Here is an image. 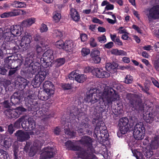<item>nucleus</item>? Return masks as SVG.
Here are the masks:
<instances>
[{"label":"nucleus","instance_id":"f257e3e1","mask_svg":"<svg viewBox=\"0 0 159 159\" xmlns=\"http://www.w3.org/2000/svg\"><path fill=\"white\" fill-rule=\"evenodd\" d=\"M96 89L89 90V94H87L85 101L94 104L98 102L100 98L107 105L111 104L112 102L118 100L119 95L112 88L106 87L102 93H95Z\"/></svg>","mask_w":159,"mask_h":159},{"label":"nucleus","instance_id":"f03ea898","mask_svg":"<svg viewBox=\"0 0 159 159\" xmlns=\"http://www.w3.org/2000/svg\"><path fill=\"white\" fill-rule=\"evenodd\" d=\"M23 121L21 126L26 131L33 130L35 127V124L33 117L29 115H25L19 118L14 123V126L18 128L20 127V122Z\"/></svg>","mask_w":159,"mask_h":159},{"label":"nucleus","instance_id":"7ed1b4c3","mask_svg":"<svg viewBox=\"0 0 159 159\" xmlns=\"http://www.w3.org/2000/svg\"><path fill=\"white\" fill-rule=\"evenodd\" d=\"M34 56V52H32L27 54L25 59V66H28L26 71L27 73L29 74L33 75L40 69V64L37 62L34 63L33 61Z\"/></svg>","mask_w":159,"mask_h":159},{"label":"nucleus","instance_id":"20e7f679","mask_svg":"<svg viewBox=\"0 0 159 159\" xmlns=\"http://www.w3.org/2000/svg\"><path fill=\"white\" fill-rule=\"evenodd\" d=\"M53 52L50 49L47 50L43 54L40 59L42 66L44 68H47L52 65L53 62Z\"/></svg>","mask_w":159,"mask_h":159},{"label":"nucleus","instance_id":"39448f33","mask_svg":"<svg viewBox=\"0 0 159 159\" xmlns=\"http://www.w3.org/2000/svg\"><path fill=\"white\" fill-rule=\"evenodd\" d=\"M133 131V135L136 139L140 140L144 138L145 129L143 122H139L136 123Z\"/></svg>","mask_w":159,"mask_h":159},{"label":"nucleus","instance_id":"423d86ee","mask_svg":"<svg viewBox=\"0 0 159 159\" xmlns=\"http://www.w3.org/2000/svg\"><path fill=\"white\" fill-rule=\"evenodd\" d=\"M38 73L35 76L32 81V83L34 87H39L42 82L45 79L46 75V72L44 71L41 70V66L40 65V69L38 71H36L34 74Z\"/></svg>","mask_w":159,"mask_h":159},{"label":"nucleus","instance_id":"0eeeda50","mask_svg":"<svg viewBox=\"0 0 159 159\" xmlns=\"http://www.w3.org/2000/svg\"><path fill=\"white\" fill-rule=\"evenodd\" d=\"M31 39L32 37L30 34L26 32H25L24 35L22 37L20 44L23 50H26L29 47Z\"/></svg>","mask_w":159,"mask_h":159},{"label":"nucleus","instance_id":"6e6552de","mask_svg":"<svg viewBox=\"0 0 159 159\" xmlns=\"http://www.w3.org/2000/svg\"><path fill=\"white\" fill-rule=\"evenodd\" d=\"M129 106L133 111L138 112L141 111L143 110V106L141 100L132 99L130 101Z\"/></svg>","mask_w":159,"mask_h":159},{"label":"nucleus","instance_id":"1a4fd4ad","mask_svg":"<svg viewBox=\"0 0 159 159\" xmlns=\"http://www.w3.org/2000/svg\"><path fill=\"white\" fill-rule=\"evenodd\" d=\"M55 154V149L52 148L47 147L43 149V152L41 154L40 159H47L53 157Z\"/></svg>","mask_w":159,"mask_h":159},{"label":"nucleus","instance_id":"9d476101","mask_svg":"<svg viewBox=\"0 0 159 159\" xmlns=\"http://www.w3.org/2000/svg\"><path fill=\"white\" fill-rule=\"evenodd\" d=\"M69 78L70 80L74 79L78 82L82 83L85 81L86 79V76L84 74H79L76 71L71 72L69 75Z\"/></svg>","mask_w":159,"mask_h":159},{"label":"nucleus","instance_id":"9b49d317","mask_svg":"<svg viewBox=\"0 0 159 159\" xmlns=\"http://www.w3.org/2000/svg\"><path fill=\"white\" fill-rule=\"evenodd\" d=\"M17 141L23 142L28 140L30 138L29 133L22 130H19L15 133Z\"/></svg>","mask_w":159,"mask_h":159},{"label":"nucleus","instance_id":"f8f14e48","mask_svg":"<svg viewBox=\"0 0 159 159\" xmlns=\"http://www.w3.org/2000/svg\"><path fill=\"white\" fill-rule=\"evenodd\" d=\"M92 73L93 75L99 78H107L110 76L108 72L103 70L102 69H100L98 68L93 69Z\"/></svg>","mask_w":159,"mask_h":159},{"label":"nucleus","instance_id":"ddd939ff","mask_svg":"<svg viewBox=\"0 0 159 159\" xmlns=\"http://www.w3.org/2000/svg\"><path fill=\"white\" fill-rule=\"evenodd\" d=\"M147 16L149 19L159 18V6H155L151 8Z\"/></svg>","mask_w":159,"mask_h":159},{"label":"nucleus","instance_id":"4468645a","mask_svg":"<svg viewBox=\"0 0 159 159\" xmlns=\"http://www.w3.org/2000/svg\"><path fill=\"white\" fill-rule=\"evenodd\" d=\"M43 145V143L38 140H36L34 143L33 146H32L29 152V155L30 157L35 155L37 150L40 149Z\"/></svg>","mask_w":159,"mask_h":159},{"label":"nucleus","instance_id":"2eb2a0df","mask_svg":"<svg viewBox=\"0 0 159 159\" xmlns=\"http://www.w3.org/2000/svg\"><path fill=\"white\" fill-rule=\"evenodd\" d=\"M53 87L52 83L49 81H45L43 84L44 91L50 95H52L54 93V90L52 89Z\"/></svg>","mask_w":159,"mask_h":159},{"label":"nucleus","instance_id":"dca6fc26","mask_svg":"<svg viewBox=\"0 0 159 159\" xmlns=\"http://www.w3.org/2000/svg\"><path fill=\"white\" fill-rule=\"evenodd\" d=\"M150 140L149 146L151 149H157L159 147V136L156 135L150 138Z\"/></svg>","mask_w":159,"mask_h":159},{"label":"nucleus","instance_id":"f3484780","mask_svg":"<svg viewBox=\"0 0 159 159\" xmlns=\"http://www.w3.org/2000/svg\"><path fill=\"white\" fill-rule=\"evenodd\" d=\"M10 31L15 37L19 36L22 34V28L20 25H16L11 26L10 28Z\"/></svg>","mask_w":159,"mask_h":159},{"label":"nucleus","instance_id":"a211bd4d","mask_svg":"<svg viewBox=\"0 0 159 159\" xmlns=\"http://www.w3.org/2000/svg\"><path fill=\"white\" fill-rule=\"evenodd\" d=\"M15 108L13 109H9L4 111L5 114L10 118H17L19 117V113H17Z\"/></svg>","mask_w":159,"mask_h":159},{"label":"nucleus","instance_id":"6ab92c4d","mask_svg":"<svg viewBox=\"0 0 159 159\" xmlns=\"http://www.w3.org/2000/svg\"><path fill=\"white\" fill-rule=\"evenodd\" d=\"M77 157L83 158V159H93V156L91 154H88V152L82 150L81 149L79 152H77Z\"/></svg>","mask_w":159,"mask_h":159},{"label":"nucleus","instance_id":"aec40b11","mask_svg":"<svg viewBox=\"0 0 159 159\" xmlns=\"http://www.w3.org/2000/svg\"><path fill=\"white\" fill-rule=\"evenodd\" d=\"M65 146L69 149L79 152L81 149L79 147L76 146L75 144L70 141H68L65 143Z\"/></svg>","mask_w":159,"mask_h":159},{"label":"nucleus","instance_id":"412c9836","mask_svg":"<svg viewBox=\"0 0 159 159\" xmlns=\"http://www.w3.org/2000/svg\"><path fill=\"white\" fill-rule=\"evenodd\" d=\"M82 144L84 146H90L92 145V139L88 136H83L80 140Z\"/></svg>","mask_w":159,"mask_h":159},{"label":"nucleus","instance_id":"4be33fe9","mask_svg":"<svg viewBox=\"0 0 159 159\" xmlns=\"http://www.w3.org/2000/svg\"><path fill=\"white\" fill-rule=\"evenodd\" d=\"M2 37L6 41L8 42L14 40L16 38L10 30L5 32L2 35Z\"/></svg>","mask_w":159,"mask_h":159},{"label":"nucleus","instance_id":"5701e85b","mask_svg":"<svg viewBox=\"0 0 159 159\" xmlns=\"http://www.w3.org/2000/svg\"><path fill=\"white\" fill-rule=\"evenodd\" d=\"M75 46L74 43L72 41H66L65 43L64 49L66 51L70 52L72 51Z\"/></svg>","mask_w":159,"mask_h":159},{"label":"nucleus","instance_id":"b1692460","mask_svg":"<svg viewBox=\"0 0 159 159\" xmlns=\"http://www.w3.org/2000/svg\"><path fill=\"white\" fill-rule=\"evenodd\" d=\"M19 15V13L16 11V10L14 9L13 11H11L8 12H5L0 15L2 18H8L11 16H18Z\"/></svg>","mask_w":159,"mask_h":159},{"label":"nucleus","instance_id":"393cba45","mask_svg":"<svg viewBox=\"0 0 159 159\" xmlns=\"http://www.w3.org/2000/svg\"><path fill=\"white\" fill-rule=\"evenodd\" d=\"M35 19L34 18H30L25 20L22 22V25L24 27H29L35 23Z\"/></svg>","mask_w":159,"mask_h":159},{"label":"nucleus","instance_id":"a878e982","mask_svg":"<svg viewBox=\"0 0 159 159\" xmlns=\"http://www.w3.org/2000/svg\"><path fill=\"white\" fill-rule=\"evenodd\" d=\"M70 15L72 19L75 21H78L80 19V16L78 12L75 9L70 10Z\"/></svg>","mask_w":159,"mask_h":159},{"label":"nucleus","instance_id":"bb28decb","mask_svg":"<svg viewBox=\"0 0 159 159\" xmlns=\"http://www.w3.org/2000/svg\"><path fill=\"white\" fill-rule=\"evenodd\" d=\"M13 57L12 55L9 56L6 58L5 60V65L8 69L12 68V64L14 61V58L12 59V57Z\"/></svg>","mask_w":159,"mask_h":159},{"label":"nucleus","instance_id":"cd10ccee","mask_svg":"<svg viewBox=\"0 0 159 159\" xmlns=\"http://www.w3.org/2000/svg\"><path fill=\"white\" fill-rule=\"evenodd\" d=\"M2 47L4 49L9 50L10 49L11 50V53H16L18 51V49L17 47H14L12 49L10 48L9 46H8V44L6 43V42H4L2 45Z\"/></svg>","mask_w":159,"mask_h":159},{"label":"nucleus","instance_id":"c85d7f7f","mask_svg":"<svg viewBox=\"0 0 159 159\" xmlns=\"http://www.w3.org/2000/svg\"><path fill=\"white\" fill-rule=\"evenodd\" d=\"M150 147L148 146L143 148V152L146 157L148 158L150 157L153 154V152L151 150Z\"/></svg>","mask_w":159,"mask_h":159},{"label":"nucleus","instance_id":"c756f323","mask_svg":"<svg viewBox=\"0 0 159 159\" xmlns=\"http://www.w3.org/2000/svg\"><path fill=\"white\" fill-rule=\"evenodd\" d=\"M51 95H49L45 91L41 92L39 93L38 96L39 98L43 101H46L50 98Z\"/></svg>","mask_w":159,"mask_h":159},{"label":"nucleus","instance_id":"7c9ffc66","mask_svg":"<svg viewBox=\"0 0 159 159\" xmlns=\"http://www.w3.org/2000/svg\"><path fill=\"white\" fill-rule=\"evenodd\" d=\"M129 120L126 117L120 119L119 121V126H129Z\"/></svg>","mask_w":159,"mask_h":159},{"label":"nucleus","instance_id":"2f4dec72","mask_svg":"<svg viewBox=\"0 0 159 159\" xmlns=\"http://www.w3.org/2000/svg\"><path fill=\"white\" fill-rule=\"evenodd\" d=\"M143 118L146 122L151 123L152 122L153 119V115L152 113H149L146 115H144Z\"/></svg>","mask_w":159,"mask_h":159},{"label":"nucleus","instance_id":"473e14b6","mask_svg":"<svg viewBox=\"0 0 159 159\" xmlns=\"http://www.w3.org/2000/svg\"><path fill=\"white\" fill-rule=\"evenodd\" d=\"M64 32L58 30H54L53 31V36L55 37L61 38L63 35Z\"/></svg>","mask_w":159,"mask_h":159},{"label":"nucleus","instance_id":"72a5a7b5","mask_svg":"<svg viewBox=\"0 0 159 159\" xmlns=\"http://www.w3.org/2000/svg\"><path fill=\"white\" fill-rule=\"evenodd\" d=\"M13 6L16 8H22L25 7L26 5L24 2L15 1L13 3Z\"/></svg>","mask_w":159,"mask_h":159},{"label":"nucleus","instance_id":"f704fd0d","mask_svg":"<svg viewBox=\"0 0 159 159\" xmlns=\"http://www.w3.org/2000/svg\"><path fill=\"white\" fill-rule=\"evenodd\" d=\"M120 133L123 134H125L129 130V126H119Z\"/></svg>","mask_w":159,"mask_h":159},{"label":"nucleus","instance_id":"c9c22d12","mask_svg":"<svg viewBox=\"0 0 159 159\" xmlns=\"http://www.w3.org/2000/svg\"><path fill=\"white\" fill-rule=\"evenodd\" d=\"M12 142V139L10 138H8L6 139L4 142V146L6 148H9L11 145Z\"/></svg>","mask_w":159,"mask_h":159},{"label":"nucleus","instance_id":"e433bc0d","mask_svg":"<svg viewBox=\"0 0 159 159\" xmlns=\"http://www.w3.org/2000/svg\"><path fill=\"white\" fill-rule=\"evenodd\" d=\"M61 18V15L60 13L55 12L53 13V19L56 22H58Z\"/></svg>","mask_w":159,"mask_h":159},{"label":"nucleus","instance_id":"4c0bfd02","mask_svg":"<svg viewBox=\"0 0 159 159\" xmlns=\"http://www.w3.org/2000/svg\"><path fill=\"white\" fill-rule=\"evenodd\" d=\"M56 47L59 49H64V48L65 43L61 40H60L57 41L55 44Z\"/></svg>","mask_w":159,"mask_h":159},{"label":"nucleus","instance_id":"58836bf2","mask_svg":"<svg viewBox=\"0 0 159 159\" xmlns=\"http://www.w3.org/2000/svg\"><path fill=\"white\" fill-rule=\"evenodd\" d=\"M65 62V60L64 58H60L56 60V64L57 66H60L64 64Z\"/></svg>","mask_w":159,"mask_h":159},{"label":"nucleus","instance_id":"ea45409f","mask_svg":"<svg viewBox=\"0 0 159 159\" xmlns=\"http://www.w3.org/2000/svg\"><path fill=\"white\" fill-rule=\"evenodd\" d=\"M105 68L107 71L111 72V71L115 69L116 67L111 63H108L106 64Z\"/></svg>","mask_w":159,"mask_h":159},{"label":"nucleus","instance_id":"a19ab883","mask_svg":"<svg viewBox=\"0 0 159 159\" xmlns=\"http://www.w3.org/2000/svg\"><path fill=\"white\" fill-rule=\"evenodd\" d=\"M34 99V96L32 95H29L25 99L26 102H27L30 105H32L33 103Z\"/></svg>","mask_w":159,"mask_h":159},{"label":"nucleus","instance_id":"79ce46f5","mask_svg":"<svg viewBox=\"0 0 159 159\" xmlns=\"http://www.w3.org/2000/svg\"><path fill=\"white\" fill-rule=\"evenodd\" d=\"M81 52L83 56H85L89 54L90 50L88 48H84L82 49Z\"/></svg>","mask_w":159,"mask_h":159},{"label":"nucleus","instance_id":"37998d69","mask_svg":"<svg viewBox=\"0 0 159 159\" xmlns=\"http://www.w3.org/2000/svg\"><path fill=\"white\" fill-rule=\"evenodd\" d=\"M15 109L17 111V112L20 114L19 115V116L20 115L22 114V112H25L27 110L25 108L22 106L17 107L15 108Z\"/></svg>","mask_w":159,"mask_h":159},{"label":"nucleus","instance_id":"c03bdc74","mask_svg":"<svg viewBox=\"0 0 159 159\" xmlns=\"http://www.w3.org/2000/svg\"><path fill=\"white\" fill-rule=\"evenodd\" d=\"M100 52L99 50L95 48L93 49L91 53V57H95L98 56L100 55Z\"/></svg>","mask_w":159,"mask_h":159},{"label":"nucleus","instance_id":"a18cd8bd","mask_svg":"<svg viewBox=\"0 0 159 159\" xmlns=\"http://www.w3.org/2000/svg\"><path fill=\"white\" fill-rule=\"evenodd\" d=\"M65 134L67 135H68L70 138H73L75 135V132L70 131L68 129H65Z\"/></svg>","mask_w":159,"mask_h":159},{"label":"nucleus","instance_id":"49530a36","mask_svg":"<svg viewBox=\"0 0 159 159\" xmlns=\"http://www.w3.org/2000/svg\"><path fill=\"white\" fill-rule=\"evenodd\" d=\"M98 129H99L100 131V133H102L103 131H104V133H106V127L105 126L103 125L102 127L101 126L100 127H99L98 125H97V126L95 128V130H98Z\"/></svg>","mask_w":159,"mask_h":159},{"label":"nucleus","instance_id":"de8ad7c7","mask_svg":"<svg viewBox=\"0 0 159 159\" xmlns=\"http://www.w3.org/2000/svg\"><path fill=\"white\" fill-rule=\"evenodd\" d=\"M98 41L101 43H104L106 41V36L103 35L97 38Z\"/></svg>","mask_w":159,"mask_h":159},{"label":"nucleus","instance_id":"09e8293b","mask_svg":"<svg viewBox=\"0 0 159 159\" xmlns=\"http://www.w3.org/2000/svg\"><path fill=\"white\" fill-rule=\"evenodd\" d=\"M133 77L129 75H127L125 78V82L127 84L132 83L133 81Z\"/></svg>","mask_w":159,"mask_h":159},{"label":"nucleus","instance_id":"8fccbe9b","mask_svg":"<svg viewBox=\"0 0 159 159\" xmlns=\"http://www.w3.org/2000/svg\"><path fill=\"white\" fill-rule=\"evenodd\" d=\"M89 44L90 46L93 48L96 47L97 45L95 39L93 38H91L90 39Z\"/></svg>","mask_w":159,"mask_h":159},{"label":"nucleus","instance_id":"3c124183","mask_svg":"<svg viewBox=\"0 0 159 159\" xmlns=\"http://www.w3.org/2000/svg\"><path fill=\"white\" fill-rule=\"evenodd\" d=\"M20 100L18 98H15L12 96L11 98V102L14 105H16L19 102Z\"/></svg>","mask_w":159,"mask_h":159},{"label":"nucleus","instance_id":"603ef678","mask_svg":"<svg viewBox=\"0 0 159 159\" xmlns=\"http://www.w3.org/2000/svg\"><path fill=\"white\" fill-rule=\"evenodd\" d=\"M40 30L41 32H45L48 30V28L46 25L43 24L41 25Z\"/></svg>","mask_w":159,"mask_h":159},{"label":"nucleus","instance_id":"864d4df0","mask_svg":"<svg viewBox=\"0 0 159 159\" xmlns=\"http://www.w3.org/2000/svg\"><path fill=\"white\" fill-rule=\"evenodd\" d=\"M61 87L64 90H68L72 88L71 85L68 84H62Z\"/></svg>","mask_w":159,"mask_h":159},{"label":"nucleus","instance_id":"5fc2aeb1","mask_svg":"<svg viewBox=\"0 0 159 159\" xmlns=\"http://www.w3.org/2000/svg\"><path fill=\"white\" fill-rule=\"evenodd\" d=\"M91 57L92 58V59L94 62L95 63H98L100 61L101 58L98 56Z\"/></svg>","mask_w":159,"mask_h":159},{"label":"nucleus","instance_id":"6e6d98bb","mask_svg":"<svg viewBox=\"0 0 159 159\" xmlns=\"http://www.w3.org/2000/svg\"><path fill=\"white\" fill-rule=\"evenodd\" d=\"M123 27H120L118 29V33L120 34L127 33V30L125 29H123Z\"/></svg>","mask_w":159,"mask_h":159},{"label":"nucleus","instance_id":"4d7b16f0","mask_svg":"<svg viewBox=\"0 0 159 159\" xmlns=\"http://www.w3.org/2000/svg\"><path fill=\"white\" fill-rule=\"evenodd\" d=\"M18 152L19 150L15 148L14 150V159H19V157L20 156H18Z\"/></svg>","mask_w":159,"mask_h":159},{"label":"nucleus","instance_id":"13d9d810","mask_svg":"<svg viewBox=\"0 0 159 159\" xmlns=\"http://www.w3.org/2000/svg\"><path fill=\"white\" fill-rule=\"evenodd\" d=\"M96 11L94 10L93 11H91V9H85L83 11V13L86 14H88L90 13H94L95 12H96Z\"/></svg>","mask_w":159,"mask_h":159},{"label":"nucleus","instance_id":"bf43d9fd","mask_svg":"<svg viewBox=\"0 0 159 159\" xmlns=\"http://www.w3.org/2000/svg\"><path fill=\"white\" fill-rule=\"evenodd\" d=\"M139 85L141 90H142L144 92H145L146 93L148 94H149V93L148 92L149 89L148 87L145 86V88L144 89L141 84H139Z\"/></svg>","mask_w":159,"mask_h":159},{"label":"nucleus","instance_id":"052dcab7","mask_svg":"<svg viewBox=\"0 0 159 159\" xmlns=\"http://www.w3.org/2000/svg\"><path fill=\"white\" fill-rule=\"evenodd\" d=\"M14 131L12 124L9 125L8 127V131L10 134H12Z\"/></svg>","mask_w":159,"mask_h":159},{"label":"nucleus","instance_id":"680f3d73","mask_svg":"<svg viewBox=\"0 0 159 159\" xmlns=\"http://www.w3.org/2000/svg\"><path fill=\"white\" fill-rule=\"evenodd\" d=\"M11 69L9 70L8 73V75L9 76H11L14 74L16 71H17L16 69H15L13 68H12H12L10 69Z\"/></svg>","mask_w":159,"mask_h":159},{"label":"nucleus","instance_id":"e2e57ef3","mask_svg":"<svg viewBox=\"0 0 159 159\" xmlns=\"http://www.w3.org/2000/svg\"><path fill=\"white\" fill-rule=\"evenodd\" d=\"M80 38L81 40L83 42H84L87 40V36L85 34H83L80 35Z\"/></svg>","mask_w":159,"mask_h":159},{"label":"nucleus","instance_id":"0e129e2a","mask_svg":"<svg viewBox=\"0 0 159 159\" xmlns=\"http://www.w3.org/2000/svg\"><path fill=\"white\" fill-rule=\"evenodd\" d=\"M154 65L156 69L159 72V59L155 61Z\"/></svg>","mask_w":159,"mask_h":159},{"label":"nucleus","instance_id":"69168bd1","mask_svg":"<svg viewBox=\"0 0 159 159\" xmlns=\"http://www.w3.org/2000/svg\"><path fill=\"white\" fill-rule=\"evenodd\" d=\"M113 46V43L112 42H110L105 44V47L106 48L109 49L112 48Z\"/></svg>","mask_w":159,"mask_h":159},{"label":"nucleus","instance_id":"338daca9","mask_svg":"<svg viewBox=\"0 0 159 159\" xmlns=\"http://www.w3.org/2000/svg\"><path fill=\"white\" fill-rule=\"evenodd\" d=\"M114 5L110 4L109 3L106 6L105 8L107 10H113L114 9Z\"/></svg>","mask_w":159,"mask_h":159},{"label":"nucleus","instance_id":"774afa93","mask_svg":"<svg viewBox=\"0 0 159 159\" xmlns=\"http://www.w3.org/2000/svg\"><path fill=\"white\" fill-rule=\"evenodd\" d=\"M0 159H9V155L5 152V154L2 155V156L0 157Z\"/></svg>","mask_w":159,"mask_h":159}]
</instances>
